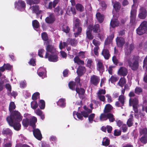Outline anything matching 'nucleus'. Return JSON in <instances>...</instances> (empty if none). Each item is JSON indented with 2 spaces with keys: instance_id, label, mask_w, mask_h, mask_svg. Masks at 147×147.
Here are the masks:
<instances>
[{
  "instance_id": "34",
  "label": "nucleus",
  "mask_w": 147,
  "mask_h": 147,
  "mask_svg": "<svg viewBox=\"0 0 147 147\" xmlns=\"http://www.w3.org/2000/svg\"><path fill=\"white\" fill-rule=\"evenodd\" d=\"M68 43L72 46H75L77 45L78 42L74 39L68 38L67 39V43Z\"/></svg>"
},
{
  "instance_id": "2",
  "label": "nucleus",
  "mask_w": 147,
  "mask_h": 147,
  "mask_svg": "<svg viewBox=\"0 0 147 147\" xmlns=\"http://www.w3.org/2000/svg\"><path fill=\"white\" fill-rule=\"evenodd\" d=\"M47 52L45 57V58H48L50 61L55 62L58 60V52L52 45H48L47 48Z\"/></svg>"
},
{
  "instance_id": "24",
  "label": "nucleus",
  "mask_w": 147,
  "mask_h": 147,
  "mask_svg": "<svg viewBox=\"0 0 147 147\" xmlns=\"http://www.w3.org/2000/svg\"><path fill=\"white\" fill-rule=\"evenodd\" d=\"M33 131L34 137L38 140H40L42 138V135L40 130L38 129H34Z\"/></svg>"
},
{
  "instance_id": "39",
  "label": "nucleus",
  "mask_w": 147,
  "mask_h": 147,
  "mask_svg": "<svg viewBox=\"0 0 147 147\" xmlns=\"http://www.w3.org/2000/svg\"><path fill=\"white\" fill-rule=\"evenodd\" d=\"M126 81L125 78H121L120 79L119 82L118 83V84L120 86L123 87L124 84L126 83Z\"/></svg>"
},
{
  "instance_id": "59",
  "label": "nucleus",
  "mask_w": 147,
  "mask_h": 147,
  "mask_svg": "<svg viewBox=\"0 0 147 147\" xmlns=\"http://www.w3.org/2000/svg\"><path fill=\"white\" fill-rule=\"evenodd\" d=\"M26 86V81L25 80L21 81L20 83V88H25Z\"/></svg>"
},
{
  "instance_id": "20",
  "label": "nucleus",
  "mask_w": 147,
  "mask_h": 147,
  "mask_svg": "<svg viewBox=\"0 0 147 147\" xmlns=\"http://www.w3.org/2000/svg\"><path fill=\"white\" fill-rule=\"evenodd\" d=\"M46 22L47 23L51 24L53 23L55 20L54 15L52 13H50L49 16L47 17L45 19Z\"/></svg>"
},
{
  "instance_id": "46",
  "label": "nucleus",
  "mask_w": 147,
  "mask_h": 147,
  "mask_svg": "<svg viewBox=\"0 0 147 147\" xmlns=\"http://www.w3.org/2000/svg\"><path fill=\"white\" fill-rule=\"evenodd\" d=\"M114 37V35L113 34H112L111 36L109 37L108 38L109 39H107L105 40V47L106 45H107L111 42V40L113 39Z\"/></svg>"
},
{
  "instance_id": "16",
  "label": "nucleus",
  "mask_w": 147,
  "mask_h": 147,
  "mask_svg": "<svg viewBox=\"0 0 147 147\" xmlns=\"http://www.w3.org/2000/svg\"><path fill=\"white\" fill-rule=\"evenodd\" d=\"M106 93L105 89H100L97 92V97L101 101H104L105 100V96L103 95Z\"/></svg>"
},
{
  "instance_id": "5",
  "label": "nucleus",
  "mask_w": 147,
  "mask_h": 147,
  "mask_svg": "<svg viewBox=\"0 0 147 147\" xmlns=\"http://www.w3.org/2000/svg\"><path fill=\"white\" fill-rule=\"evenodd\" d=\"M138 57L130 59L128 61L129 67L133 70H136L138 67Z\"/></svg>"
},
{
  "instance_id": "36",
  "label": "nucleus",
  "mask_w": 147,
  "mask_h": 147,
  "mask_svg": "<svg viewBox=\"0 0 147 147\" xmlns=\"http://www.w3.org/2000/svg\"><path fill=\"white\" fill-rule=\"evenodd\" d=\"M91 25L92 26V28H90L91 29V30H93V32L95 33L98 32H99L100 31V29L99 28V26L98 24H96L95 25L93 26L92 25Z\"/></svg>"
},
{
  "instance_id": "18",
  "label": "nucleus",
  "mask_w": 147,
  "mask_h": 147,
  "mask_svg": "<svg viewBox=\"0 0 147 147\" xmlns=\"http://www.w3.org/2000/svg\"><path fill=\"white\" fill-rule=\"evenodd\" d=\"M46 71L45 69L43 67H40L37 71L38 75L42 77V78H45L46 76Z\"/></svg>"
},
{
  "instance_id": "10",
  "label": "nucleus",
  "mask_w": 147,
  "mask_h": 147,
  "mask_svg": "<svg viewBox=\"0 0 147 147\" xmlns=\"http://www.w3.org/2000/svg\"><path fill=\"white\" fill-rule=\"evenodd\" d=\"M134 6H132V9L131 12L130 23L132 25H134L136 23V8L134 9Z\"/></svg>"
},
{
  "instance_id": "63",
  "label": "nucleus",
  "mask_w": 147,
  "mask_h": 147,
  "mask_svg": "<svg viewBox=\"0 0 147 147\" xmlns=\"http://www.w3.org/2000/svg\"><path fill=\"white\" fill-rule=\"evenodd\" d=\"M142 90L140 87H136L135 90V92L137 94H139L140 92H142Z\"/></svg>"
},
{
  "instance_id": "60",
  "label": "nucleus",
  "mask_w": 147,
  "mask_h": 147,
  "mask_svg": "<svg viewBox=\"0 0 147 147\" xmlns=\"http://www.w3.org/2000/svg\"><path fill=\"white\" fill-rule=\"evenodd\" d=\"M45 51L43 49H40L38 51V55L41 57H43V54L44 53Z\"/></svg>"
},
{
  "instance_id": "54",
  "label": "nucleus",
  "mask_w": 147,
  "mask_h": 147,
  "mask_svg": "<svg viewBox=\"0 0 147 147\" xmlns=\"http://www.w3.org/2000/svg\"><path fill=\"white\" fill-rule=\"evenodd\" d=\"M130 117L128 119L127 122V124L129 127H130L133 124L132 121V115H130Z\"/></svg>"
},
{
  "instance_id": "51",
  "label": "nucleus",
  "mask_w": 147,
  "mask_h": 147,
  "mask_svg": "<svg viewBox=\"0 0 147 147\" xmlns=\"http://www.w3.org/2000/svg\"><path fill=\"white\" fill-rule=\"evenodd\" d=\"M76 83L73 82H70L69 84V88L72 90H74L75 88Z\"/></svg>"
},
{
  "instance_id": "12",
  "label": "nucleus",
  "mask_w": 147,
  "mask_h": 147,
  "mask_svg": "<svg viewBox=\"0 0 147 147\" xmlns=\"http://www.w3.org/2000/svg\"><path fill=\"white\" fill-rule=\"evenodd\" d=\"M50 0H46L44 1V5L45 7L48 9H51L53 5V7H55L59 1V0H54L53 3L52 1H50Z\"/></svg>"
},
{
  "instance_id": "40",
  "label": "nucleus",
  "mask_w": 147,
  "mask_h": 147,
  "mask_svg": "<svg viewBox=\"0 0 147 147\" xmlns=\"http://www.w3.org/2000/svg\"><path fill=\"white\" fill-rule=\"evenodd\" d=\"M74 61L75 63H76L78 64H83L84 62L81 60L78 56L76 57L74 59Z\"/></svg>"
},
{
  "instance_id": "64",
  "label": "nucleus",
  "mask_w": 147,
  "mask_h": 147,
  "mask_svg": "<svg viewBox=\"0 0 147 147\" xmlns=\"http://www.w3.org/2000/svg\"><path fill=\"white\" fill-rule=\"evenodd\" d=\"M67 45V44L65 42H63V44L61 42L59 45V47L60 49H62L65 47Z\"/></svg>"
},
{
  "instance_id": "55",
  "label": "nucleus",
  "mask_w": 147,
  "mask_h": 147,
  "mask_svg": "<svg viewBox=\"0 0 147 147\" xmlns=\"http://www.w3.org/2000/svg\"><path fill=\"white\" fill-rule=\"evenodd\" d=\"M94 114L92 113L88 117L89 121L90 123H92L93 121V119L95 117Z\"/></svg>"
},
{
  "instance_id": "32",
  "label": "nucleus",
  "mask_w": 147,
  "mask_h": 147,
  "mask_svg": "<svg viewBox=\"0 0 147 147\" xmlns=\"http://www.w3.org/2000/svg\"><path fill=\"white\" fill-rule=\"evenodd\" d=\"M85 71L86 70L85 67L80 66L77 69V72L78 76H81L85 73Z\"/></svg>"
},
{
  "instance_id": "28",
  "label": "nucleus",
  "mask_w": 147,
  "mask_h": 147,
  "mask_svg": "<svg viewBox=\"0 0 147 147\" xmlns=\"http://www.w3.org/2000/svg\"><path fill=\"white\" fill-rule=\"evenodd\" d=\"M30 8L32 11L33 13H34L37 15L39 14L42 12L39 10V7L38 5H33L30 7Z\"/></svg>"
},
{
  "instance_id": "53",
  "label": "nucleus",
  "mask_w": 147,
  "mask_h": 147,
  "mask_svg": "<svg viewBox=\"0 0 147 147\" xmlns=\"http://www.w3.org/2000/svg\"><path fill=\"white\" fill-rule=\"evenodd\" d=\"M62 30L66 33H68L69 31V27L66 25H63L62 26Z\"/></svg>"
},
{
  "instance_id": "11",
  "label": "nucleus",
  "mask_w": 147,
  "mask_h": 147,
  "mask_svg": "<svg viewBox=\"0 0 147 147\" xmlns=\"http://www.w3.org/2000/svg\"><path fill=\"white\" fill-rule=\"evenodd\" d=\"M140 133L141 135H143L140 139L141 142L145 144L147 142V129L146 128L140 129Z\"/></svg>"
},
{
  "instance_id": "44",
  "label": "nucleus",
  "mask_w": 147,
  "mask_h": 147,
  "mask_svg": "<svg viewBox=\"0 0 147 147\" xmlns=\"http://www.w3.org/2000/svg\"><path fill=\"white\" fill-rule=\"evenodd\" d=\"M119 79V78L116 75L112 76L109 79V81H111V83H113L117 81Z\"/></svg>"
},
{
  "instance_id": "61",
  "label": "nucleus",
  "mask_w": 147,
  "mask_h": 147,
  "mask_svg": "<svg viewBox=\"0 0 147 147\" xmlns=\"http://www.w3.org/2000/svg\"><path fill=\"white\" fill-rule=\"evenodd\" d=\"M92 43L93 45L96 47H98V46H99L100 44V42L95 39L93 40L92 41Z\"/></svg>"
},
{
  "instance_id": "56",
  "label": "nucleus",
  "mask_w": 147,
  "mask_h": 147,
  "mask_svg": "<svg viewBox=\"0 0 147 147\" xmlns=\"http://www.w3.org/2000/svg\"><path fill=\"white\" fill-rule=\"evenodd\" d=\"M92 61L90 59H88L87 62V65L90 68H91L93 67Z\"/></svg>"
},
{
  "instance_id": "27",
  "label": "nucleus",
  "mask_w": 147,
  "mask_h": 147,
  "mask_svg": "<svg viewBox=\"0 0 147 147\" xmlns=\"http://www.w3.org/2000/svg\"><path fill=\"white\" fill-rule=\"evenodd\" d=\"M76 92L78 94L80 98L82 99L84 98L85 96L84 94L85 93V90L82 88H76Z\"/></svg>"
},
{
  "instance_id": "7",
  "label": "nucleus",
  "mask_w": 147,
  "mask_h": 147,
  "mask_svg": "<svg viewBox=\"0 0 147 147\" xmlns=\"http://www.w3.org/2000/svg\"><path fill=\"white\" fill-rule=\"evenodd\" d=\"M75 26L74 27V31L75 32L74 33L75 36L77 37L79 35L82 30L81 27L79 26L80 23V20L77 18H75L74 21Z\"/></svg>"
},
{
  "instance_id": "23",
  "label": "nucleus",
  "mask_w": 147,
  "mask_h": 147,
  "mask_svg": "<svg viewBox=\"0 0 147 147\" xmlns=\"http://www.w3.org/2000/svg\"><path fill=\"white\" fill-rule=\"evenodd\" d=\"M57 104L59 107L62 108H64L66 106V100L64 98H61L57 102Z\"/></svg>"
},
{
  "instance_id": "14",
  "label": "nucleus",
  "mask_w": 147,
  "mask_h": 147,
  "mask_svg": "<svg viewBox=\"0 0 147 147\" xmlns=\"http://www.w3.org/2000/svg\"><path fill=\"white\" fill-rule=\"evenodd\" d=\"M134 48V46L133 44H129V43H127L125 45V55H129L131 53Z\"/></svg>"
},
{
  "instance_id": "22",
  "label": "nucleus",
  "mask_w": 147,
  "mask_h": 147,
  "mask_svg": "<svg viewBox=\"0 0 147 147\" xmlns=\"http://www.w3.org/2000/svg\"><path fill=\"white\" fill-rule=\"evenodd\" d=\"M113 18L111 20L110 22V26L111 27L114 28L118 26L119 22L115 18V15H113Z\"/></svg>"
},
{
  "instance_id": "38",
  "label": "nucleus",
  "mask_w": 147,
  "mask_h": 147,
  "mask_svg": "<svg viewBox=\"0 0 147 147\" xmlns=\"http://www.w3.org/2000/svg\"><path fill=\"white\" fill-rule=\"evenodd\" d=\"M96 17L99 22L101 23L103 22L104 18L103 15H101L99 13H97L96 14Z\"/></svg>"
},
{
  "instance_id": "57",
  "label": "nucleus",
  "mask_w": 147,
  "mask_h": 147,
  "mask_svg": "<svg viewBox=\"0 0 147 147\" xmlns=\"http://www.w3.org/2000/svg\"><path fill=\"white\" fill-rule=\"evenodd\" d=\"M125 98L124 96L123 95H120L119 97V101L120 102L122 105L124 104Z\"/></svg>"
},
{
  "instance_id": "19",
  "label": "nucleus",
  "mask_w": 147,
  "mask_h": 147,
  "mask_svg": "<svg viewBox=\"0 0 147 147\" xmlns=\"http://www.w3.org/2000/svg\"><path fill=\"white\" fill-rule=\"evenodd\" d=\"M100 81L99 77L95 75H93L91 76L90 82L94 86L96 85Z\"/></svg>"
},
{
  "instance_id": "35",
  "label": "nucleus",
  "mask_w": 147,
  "mask_h": 147,
  "mask_svg": "<svg viewBox=\"0 0 147 147\" xmlns=\"http://www.w3.org/2000/svg\"><path fill=\"white\" fill-rule=\"evenodd\" d=\"M54 12L57 15H62L63 13L61 8L59 6H58L55 8Z\"/></svg>"
},
{
  "instance_id": "3",
  "label": "nucleus",
  "mask_w": 147,
  "mask_h": 147,
  "mask_svg": "<svg viewBox=\"0 0 147 147\" xmlns=\"http://www.w3.org/2000/svg\"><path fill=\"white\" fill-rule=\"evenodd\" d=\"M24 116L26 117V118L23 120V125L24 127H27L30 125L34 128L35 127V124L37 121L36 118L34 116H31L30 115L27 113L24 114Z\"/></svg>"
},
{
  "instance_id": "29",
  "label": "nucleus",
  "mask_w": 147,
  "mask_h": 147,
  "mask_svg": "<svg viewBox=\"0 0 147 147\" xmlns=\"http://www.w3.org/2000/svg\"><path fill=\"white\" fill-rule=\"evenodd\" d=\"M116 42L117 45L119 47H121L124 44L125 41L122 38L117 37L116 39Z\"/></svg>"
},
{
  "instance_id": "1",
  "label": "nucleus",
  "mask_w": 147,
  "mask_h": 147,
  "mask_svg": "<svg viewBox=\"0 0 147 147\" xmlns=\"http://www.w3.org/2000/svg\"><path fill=\"white\" fill-rule=\"evenodd\" d=\"M22 117L20 112L17 111H14L11 114L6 118V120L9 125L13 127L16 130H19L21 127L20 122L22 120Z\"/></svg>"
},
{
  "instance_id": "50",
  "label": "nucleus",
  "mask_w": 147,
  "mask_h": 147,
  "mask_svg": "<svg viewBox=\"0 0 147 147\" xmlns=\"http://www.w3.org/2000/svg\"><path fill=\"white\" fill-rule=\"evenodd\" d=\"M76 7L77 10L81 11H83L84 10V7L81 4H77L76 5Z\"/></svg>"
},
{
  "instance_id": "37",
  "label": "nucleus",
  "mask_w": 147,
  "mask_h": 147,
  "mask_svg": "<svg viewBox=\"0 0 147 147\" xmlns=\"http://www.w3.org/2000/svg\"><path fill=\"white\" fill-rule=\"evenodd\" d=\"M112 3L113 4V6L115 10L117 11L120 8V5L118 2L112 1Z\"/></svg>"
},
{
  "instance_id": "41",
  "label": "nucleus",
  "mask_w": 147,
  "mask_h": 147,
  "mask_svg": "<svg viewBox=\"0 0 147 147\" xmlns=\"http://www.w3.org/2000/svg\"><path fill=\"white\" fill-rule=\"evenodd\" d=\"M40 1V0H26V2L27 4L31 5L33 4H37Z\"/></svg>"
},
{
  "instance_id": "21",
  "label": "nucleus",
  "mask_w": 147,
  "mask_h": 147,
  "mask_svg": "<svg viewBox=\"0 0 147 147\" xmlns=\"http://www.w3.org/2000/svg\"><path fill=\"white\" fill-rule=\"evenodd\" d=\"M11 137L9 138H5L4 140L3 147H11L12 145V141Z\"/></svg>"
},
{
  "instance_id": "13",
  "label": "nucleus",
  "mask_w": 147,
  "mask_h": 147,
  "mask_svg": "<svg viewBox=\"0 0 147 147\" xmlns=\"http://www.w3.org/2000/svg\"><path fill=\"white\" fill-rule=\"evenodd\" d=\"M147 15V11L145 7H141L140 9L138 17L140 19H144L145 18Z\"/></svg>"
},
{
  "instance_id": "52",
  "label": "nucleus",
  "mask_w": 147,
  "mask_h": 147,
  "mask_svg": "<svg viewBox=\"0 0 147 147\" xmlns=\"http://www.w3.org/2000/svg\"><path fill=\"white\" fill-rule=\"evenodd\" d=\"M71 12L73 14H75L76 13V10L74 8L71 7L70 8V9H69V8H68V10L67 11V13L69 15H70L71 13L70 12Z\"/></svg>"
},
{
  "instance_id": "47",
  "label": "nucleus",
  "mask_w": 147,
  "mask_h": 147,
  "mask_svg": "<svg viewBox=\"0 0 147 147\" xmlns=\"http://www.w3.org/2000/svg\"><path fill=\"white\" fill-rule=\"evenodd\" d=\"M112 109V107L110 104H107L105 106L104 112L108 113Z\"/></svg>"
},
{
  "instance_id": "15",
  "label": "nucleus",
  "mask_w": 147,
  "mask_h": 147,
  "mask_svg": "<svg viewBox=\"0 0 147 147\" xmlns=\"http://www.w3.org/2000/svg\"><path fill=\"white\" fill-rule=\"evenodd\" d=\"M138 100L136 98L132 99L130 98L129 99V105H132L133 108L135 112L137 111V107L138 105Z\"/></svg>"
},
{
  "instance_id": "9",
  "label": "nucleus",
  "mask_w": 147,
  "mask_h": 147,
  "mask_svg": "<svg viewBox=\"0 0 147 147\" xmlns=\"http://www.w3.org/2000/svg\"><path fill=\"white\" fill-rule=\"evenodd\" d=\"M15 7L19 11H22L25 10L26 8V3L22 0H19L15 2Z\"/></svg>"
},
{
  "instance_id": "45",
  "label": "nucleus",
  "mask_w": 147,
  "mask_h": 147,
  "mask_svg": "<svg viewBox=\"0 0 147 147\" xmlns=\"http://www.w3.org/2000/svg\"><path fill=\"white\" fill-rule=\"evenodd\" d=\"M110 143L109 140L107 138H103L102 142V145L104 146H107L109 145Z\"/></svg>"
},
{
  "instance_id": "42",
  "label": "nucleus",
  "mask_w": 147,
  "mask_h": 147,
  "mask_svg": "<svg viewBox=\"0 0 147 147\" xmlns=\"http://www.w3.org/2000/svg\"><path fill=\"white\" fill-rule=\"evenodd\" d=\"M39 106L41 109H43L45 107V101L42 100H40L39 102Z\"/></svg>"
},
{
  "instance_id": "43",
  "label": "nucleus",
  "mask_w": 147,
  "mask_h": 147,
  "mask_svg": "<svg viewBox=\"0 0 147 147\" xmlns=\"http://www.w3.org/2000/svg\"><path fill=\"white\" fill-rule=\"evenodd\" d=\"M33 26L34 29L37 30V29L39 26V24L38 22L36 20H34L32 22Z\"/></svg>"
},
{
  "instance_id": "62",
  "label": "nucleus",
  "mask_w": 147,
  "mask_h": 147,
  "mask_svg": "<svg viewBox=\"0 0 147 147\" xmlns=\"http://www.w3.org/2000/svg\"><path fill=\"white\" fill-rule=\"evenodd\" d=\"M143 67L145 68L147 71V57H146L144 59L143 62Z\"/></svg>"
},
{
  "instance_id": "31",
  "label": "nucleus",
  "mask_w": 147,
  "mask_h": 147,
  "mask_svg": "<svg viewBox=\"0 0 147 147\" xmlns=\"http://www.w3.org/2000/svg\"><path fill=\"white\" fill-rule=\"evenodd\" d=\"M92 28L91 25H89L87 30L86 32L87 37L89 39L92 40L93 38V36L91 34V29L90 28Z\"/></svg>"
},
{
  "instance_id": "8",
  "label": "nucleus",
  "mask_w": 147,
  "mask_h": 147,
  "mask_svg": "<svg viewBox=\"0 0 147 147\" xmlns=\"http://www.w3.org/2000/svg\"><path fill=\"white\" fill-rule=\"evenodd\" d=\"M107 119H109V121L111 122H113L115 120L113 115L110 113H107L104 112V113L102 114L100 116V119L101 121L106 120Z\"/></svg>"
},
{
  "instance_id": "58",
  "label": "nucleus",
  "mask_w": 147,
  "mask_h": 147,
  "mask_svg": "<svg viewBox=\"0 0 147 147\" xmlns=\"http://www.w3.org/2000/svg\"><path fill=\"white\" fill-rule=\"evenodd\" d=\"M39 97V93L38 92H36L33 94L32 98L33 100H35L38 98Z\"/></svg>"
},
{
  "instance_id": "6",
  "label": "nucleus",
  "mask_w": 147,
  "mask_h": 147,
  "mask_svg": "<svg viewBox=\"0 0 147 147\" xmlns=\"http://www.w3.org/2000/svg\"><path fill=\"white\" fill-rule=\"evenodd\" d=\"M137 33L142 35L147 32V22L144 21L136 30Z\"/></svg>"
},
{
  "instance_id": "26",
  "label": "nucleus",
  "mask_w": 147,
  "mask_h": 147,
  "mask_svg": "<svg viewBox=\"0 0 147 147\" xmlns=\"http://www.w3.org/2000/svg\"><path fill=\"white\" fill-rule=\"evenodd\" d=\"M118 73L120 76H124L127 75V71L125 67H121L119 69Z\"/></svg>"
},
{
  "instance_id": "33",
  "label": "nucleus",
  "mask_w": 147,
  "mask_h": 147,
  "mask_svg": "<svg viewBox=\"0 0 147 147\" xmlns=\"http://www.w3.org/2000/svg\"><path fill=\"white\" fill-rule=\"evenodd\" d=\"M41 36L42 39L45 41L44 44H47L48 42H50V41L48 40L47 34L46 32H43L42 33Z\"/></svg>"
},
{
  "instance_id": "4",
  "label": "nucleus",
  "mask_w": 147,
  "mask_h": 147,
  "mask_svg": "<svg viewBox=\"0 0 147 147\" xmlns=\"http://www.w3.org/2000/svg\"><path fill=\"white\" fill-rule=\"evenodd\" d=\"M84 110L81 112V114L80 112H77L76 111H74L73 113V115L74 118L78 120L80 119L82 120L83 119V116L85 117H88L89 113L92 112V109H88L86 106L84 107Z\"/></svg>"
},
{
  "instance_id": "30",
  "label": "nucleus",
  "mask_w": 147,
  "mask_h": 147,
  "mask_svg": "<svg viewBox=\"0 0 147 147\" xmlns=\"http://www.w3.org/2000/svg\"><path fill=\"white\" fill-rule=\"evenodd\" d=\"M106 45L105 47L104 46L105 48L102 51V54L103 56L105 59H109L110 57V54L108 49H105Z\"/></svg>"
},
{
  "instance_id": "48",
  "label": "nucleus",
  "mask_w": 147,
  "mask_h": 147,
  "mask_svg": "<svg viewBox=\"0 0 147 147\" xmlns=\"http://www.w3.org/2000/svg\"><path fill=\"white\" fill-rule=\"evenodd\" d=\"M31 108L34 109H36L38 107V104L37 102L34 100L31 102Z\"/></svg>"
},
{
  "instance_id": "49",
  "label": "nucleus",
  "mask_w": 147,
  "mask_h": 147,
  "mask_svg": "<svg viewBox=\"0 0 147 147\" xmlns=\"http://www.w3.org/2000/svg\"><path fill=\"white\" fill-rule=\"evenodd\" d=\"M16 107L15 105L14 102H11L9 105V110L10 112H11L12 111L15 109Z\"/></svg>"
},
{
  "instance_id": "17",
  "label": "nucleus",
  "mask_w": 147,
  "mask_h": 147,
  "mask_svg": "<svg viewBox=\"0 0 147 147\" xmlns=\"http://www.w3.org/2000/svg\"><path fill=\"white\" fill-rule=\"evenodd\" d=\"M97 62V69L100 73L103 72L104 71V67L102 63V61L97 59L96 60Z\"/></svg>"
},
{
  "instance_id": "25",
  "label": "nucleus",
  "mask_w": 147,
  "mask_h": 147,
  "mask_svg": "<svg viewBox=\"0 0 147 147\" xmlns=\"http://www.w3.org/2000/svg\"><path fill=\"white\" fill-rule=\"evenodd\" d=\"M2 133L3 134H6L7 136L6 138H9L11 137V138H12V132L9 128H4L2 131Z\"/></svg>"
}]
</instances>
